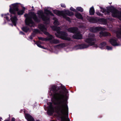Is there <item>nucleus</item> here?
Segmentation results:
<instances>
[{
  "label": "nucleus",
  "mask_w": 121,
  "mask_h": 121,
  "mask_svg": "<svg viewBox=\"0 0 121 121\" xmlns=\"http://www.w3.org/2000/svg\"><path fill=\"white\" fill-rule=\"evenodd\" d=\"M19 33L21 35H25V33L22 31H20Z\"/></svg>",
  "instance_id": "nucleus-41"
},
{
  "label": "nucleus",
  "mask_w": 121,
  "mask_h": 121,
  "mask_svg": "<svg viewBox=\"0 0 121 121\" xmlns=\"http://www.w3.org/2000/svg\"><path fill=\"white\" fill-rule=\"evenodd\" d=\"M78 30V28L75 27H70L67 29V30L69 32L75 34L77 33Z\"/></svg>",
  "instance_id": "nucleus-10"
},
{
  "label": "nucleus",
  "mask_w": 121,
  "mask_h": 121,
  "mask_svg": "<svg viewBox=\"0 0 121 121\" xmlns=\"http://www.w3.org/2000/svg\"><path fill=\"white\" fill-rule=\"evenodd\" d=\"M106 45V43L105 42H102L99 45V47L102 49L104 48V47Z\"/></svg>",
  "instance_id": "nucleus-28"
},
{
  "label": "nucleus",
  "mask_w": 121,
  "mask_h": 121,
  "mask_svg": "<svg viewBox=\"0 0 121 121\" xmlns=\"http://www.w3.org/2000/svg\"><path fill=\"white\" fill-rule=\"evenodd\" d=\"M12 15H11L10 17L11 18L10 20L12 22V23L13 24L14 26H16V25L17 23V21L18 20L17 17L16 15H14V16L11 17Z\"/></svg>",
  "instance_id": "nucleus-12"
},
{
  "label": "nucleus",
  "mask_w": 121,
  "mask_h": 121,
  "mask_svg": "<svg viewBox=\"0 0 121 121\" xmlns=\"http://www.w3.org/2000/svg\"><path fill=\"white\" fill-rule=\"evenodd\" d=\"M61 7H63V8H65L66 7L65 5L63 4H61Z\"/></svg>",
  "instance_id": "nucleus-40"
},
{
  "label": "nucleus",
  "mask_w": 121,
  "mask_h": 121,
  "mask_svg": "<svg viewBox=\"0 0 121 121\" xmlns=\"http://www.w3.org/2000/svg\"><path fill=\"white\" fill-rule=\"evenodd\" d=\"M31 15L32 16L31 18L29 17L26 18L25 20V23L26 25L32 27L34 24V22L32 20L31 18L33 19L35 22L38 23L40 22L41 20L40 19H39L38 18L34 12H31Z\"/></svg>",
  "instance_id": "nucleus-5"
},
{
  "label": "nucleus",
  "mask_w": 121,
  "mask_h": 121,
  "mask_svg": "<svg viewBox=\"0 0 121 121\" xmlns=\"http://www.w3.org/2000/svg\"><path fill=\"white\" fill-rule=\"evenodd\" d=\"M53 13L58 16H62L64 18L68 21L69 22H71V21L70 17L66 16V15L64 13L63 11L59 10L56 9H54L53 10Z\"/></svg>",
  "instance_id": "nucleus-8"
},
{
  "label": "nucleus",
  "mask_w": 121,
  "mask_h": 121,
  "mask_svg": "<svg viewBox=\"0 0 121 121\" xmlns=\"http://www.w3.org/2000/svg\"><path fill=\"white\" fill-rule=\"evenodd\" d=\"M103 28L100 27H92L90 28L91 31L92 32L95 33L97 31H99L103 30Z\"/></svg>",
  "instance_id": "nucleus-9"
},
{
  "label": "nucleus",
  "mask_w": 121,
  "mask_h": 121,
  "mask_svg": "<svg viewBox=\"0 0 121 121\" xmlns=\"http://www.w3.org/2000/svg\"><path fill=\"white\" fill-rule=\"evenodd\" d=\"M40 43L41 42L40 41H38L36 42V43H35V44H36L39 47L43 49H45V48L43 46H42L41 45L39 44V43Z\"/></svg>",
  "instance_id": "nucleus-27"
},
{
  "label": "nucleus",
  "mask_w": 121,
  "mask_h": 121,
  "mask_svg": "<svg viewBox=\"0 0 121 121\" xmlns=\"http://www.w3.org/2000/svg\"><path fill=\"white\" fill-rule=\"evenodd\" d=\"M38 39L39 40L42 41H47L52 40V39L51 38H44L40 37H38Z\"/></svg>",
  "instance_id": "nucleus-18"
},
{
  "label": "nucleus",
  "mask_w": 121,
  "mask_h": 121,
  "mask_svg": "<svg viewBox=\"0 0 121 121\" xmlns=\"http://www.w3.org/2000/svg\"><path fill=\"white\" fill-rule=\"evenodd\" d=\"M49 109H54L53 107V106L52 103H50V105L49 106Z\"/></svg>",
  "instance_id": "nucleus-37"
},
{
  "label": "nucleus",
  "mask_w": 121,
  "mask_h": 121,
  "mask_svg": "<svg viewBox=\"0 0 121 121\" xmlns=\"http://www.w3.org/2000/svg\"><path fill=\"white\" fill-rule=\"evenodd\" d=\"M70 10L76 12V10L72 7H71L70 9Z\"/></svg>",
  "instance_id": "nucleus-39"
},
{
  "label": "nucleus",
  "mask_w": 121,
  "mask_h": 121,
  "mask_svg": "<svg viewBox=\"0 0 121 121\" xmlns=\"http://www.w3.org/2000/svg\"><path fill=\"white\" fill-rule=\"evenodd\" d=\"M98 21L100 22H106V19L104 18H101L98 19Z\"/></svg>",
  "instance_id": "nucleus-33"
},
{
  "label": "nucleus",
  "mask_w": 121,
  "mask_h": 121,
  "mask_svg": "<svg viewBox=\"0 0 121 121\" xmlns=\"http://www.w3.org/2000/svg\"><path fill=\"white\" fill-rule=\"evenodd\" d=\"M96 13L98 16H101V17H103V14L101 13L98 11H96Z\"/></svg>",
  "instance_id": "nucleus-35"
},
{
  "label": "nucleus",
  "mask_w": 121,
  "mask_h": 121,
  "mask_svg": "<svg viewBox=\"0 0 121 121\" xmlns=\"http://www.w3.org/2000/svg\"><path fill=\"white\" fill-rule=\"evenodd\" d=\"M73 36V39H82V35L80 33H78L75 34Z\"/></svg>",
  "instance_id": "nucleus-14"
},
{
  "label": "nucleus",
  "mask_w": 121,
  "mask_h": 121,
  "mask_svg": "<svg viewBox=\"0 0 121 121\" xmlns=\"http://www.w3.org/2000/svg\"><path fill=\"white\" fill-rule=\"evenodd\" d=\"M34 42H35V43H36V41H35V40H34Z\"/></svg>",
  "instance_id": "nucleus-49"
},
{
  "label": "nucleus",
  "mask_w": 121,
  "mask_h": 121,
  "mask_svg": "<svg viewBox=\"0 0 121 121\" xmlns=\"http://www.w3.org/2000/svg\"><path fill=\"white\" fill-rule=\"evenodd\" d=\"M45 31V30H44L43 32V33L45 35H47L48 37H49V38H51L52 40V39L54 38L53 35H52L50 34H49V33L48 32Z\"/></svg>",
  "instance_id": "nucleus-24"
},
{
  "label": "nucleus",
  "mask_w": 121,
  "mask_h": 121,
  "mask_svg": "<svg viewBox=\"0 0 121 121\" xmlns=\"http://www.w3.org/2000/svg\"><path fill=\"white\" fill-rule=\"evenodd\" d=\"M112 9L109 7L108 10L111 12L112 16L114 18H117L121 20V11L118 10L112 6Z\"/></svg>",
  "instance_id": "nucleus-7"
},
{
  "label": "nucleus",
  "mask_w": 121,
  "mask_h": 121,
  "mask_svg": "<svg viewBox=\"0 0 121 121\" xmlns=\"http://www.w3.org/2000/svg\"><path fill=\"white\" fill-rule=\"evenodd\" d=\"M99 36L101 37L103 36L106 37L108 36H109L110 34L108 32H103L101 31L99 32Z\"/></svg>",
  "instance_id": "nucleus-15"
},
{
  "label": "nucleus",
  "mask_w": 121,
  "mask_h": 121,
  "mask_svg": "<svg viewBox=\"0 0 121 121\" xmlns=\"http://www.w3.org/2000/svg\"><path fill=\"white\" fill-rule=\"evenodd\" d=\"M100 9H101V11L102 12V13H104L105 12L106 10V9L104 8H103L102 7H100Z\"/></svg>",
  "instance_id": "nucleus-36"
},
{
  "label": "nucleus",
  "mask_w": 121,
  "mask_h": 121,
  "mask_svg": "<svg viewBox=\"0 0 121 121\" xmlns=\"http://www.w3.org/2000/svg\"><path fill=\"white\" fill-rule=\"evenodd\" d=\"M36 121H40L39 120H36Z\"/></svg>",
  "instance_id": "nucleus-48"
},
{
  "label": "nucleus",
  "mask_w": 121,
  "mask_h": 121,
  "mask_svg": "<svg viewBox=\"0 0 121 121\" xmlns=\"http://www.w3.org/2000/svg\"><path fill=\"white\" fill-rule=\"evenodd\" d=\"M75 16L76 17L79 19H83V17L82 15L79 13H77L75 14Z\"/></svg>",
  "instance_id": "nucleus-20"
},
{
  "label": "nucleus",
  "mask_w": 121,
  "mask_h": 121,
  "mask_svg": "<svg viewBox=\"0 0 121 121\" xmlns=\"http://www.w3.org/2000/svg\"><path fill=\"white\" fill-rule=\"evenodd\" d=\"M56 26H58L59 25V23L58 20L57 19L55 20L53 23Z\"/></svg>",
  "instance_id": "nucleus-34"
},
{
  "label": "nucleus",
  "mask_w": 121,
  "mask_h": 121,
  "mask_svg": "<svg viewBox=\"0 0 121 121\" xmlns=\"http://www.w3.org/2000/svg\"><path fill=\"white\" fill-rule=\"evenodd\" d=\"M21 29L23 31L26 33H27L29 30V28L26 26L23 27Z\"/></svg>",
  "instance_id": "nucleus-25"
},
{
  "label": "nucleus",
  "mask_w": 121,
  "mask_h": 121,
  "mask_svg": "<svg viewBox=\"0 0 121 121\" xmlns=\"http://www.w3.org/2000/svg\"><path fill=\"white\" fill-rule=\"evenodd\" d=\"M4 121H9L8 120H5Z\"/></svg>",
  "instance_id": "nucleus-47"
},
{
  "label": "nucleus",
  "mask_w": 121,
  "mask_h": 121,
  "mask_svg": "<svg viewBox=\"0 0 121 121\" xmlns=\"http://www.w3.org/2000/svg\"><path fill=\"white\" fill-rule=\"evenodd\" d=\"M4 18H5L8 21L9 20V18L7 17L6 16V15H5V17H4Z\"/></svg>",
  "instance_id": "nucleus-42"
},
{
  "label": "nucleus",
  "mask_w": 121,
  "mask_h": 121,
  "mask_svg": "<svg viewBox=\"0 0 121 121\" xmlns=\"http://www.w3.org/2000/svg\"><path fill=\"white\" fill-rule=\"evenodd\" d=\"M50 89V91H52L54 96L52 101L54 105L57 106L56 109L58 117L61 119V121H70L69 118L66 119L64 116L65 111L68 115V108L66 104H64L65 96L63 91L55 85L52 86Z\"/></svg>",
  "instance_id": "nucleus-1"
},
{
  "label": "nucleus",
  "mask_w": 121,
  "mask_h": 121,
  "mask_svg": "<svg viewBox=\"0 0 121 121\" xmlns=\"http://www.w3.org/2000/svg\"><path fill=\"white\" fill-rule=\"evenodd\" d=\"M65 14L69 16H72L74 15L73 13L71 11H70L69 10H66L65 12Z\"/></svg>",
  "instance_id": "nucleus-21"
},
{
  "label": "nucleus",
  "mask_w": 121,
  "mask_h": 121,
  "mask_svg": "<svg viewBox=\"0 0 121 121\" xmlns=\"http://www.w3.org/2000/svg\"><path fill=\"white\" fill-rule=\"evenodd\" d=\"M32 8H34V7H33H33H32Z\"/></svg>",
  "instance_id": "nucleus-50"
},
{
  "label": "nucleus",
  "mask_w": 121,
  "mask_h": 121,
  "mask_svg": "<svg viewBox=\"0 0 121 121\" xmlns=\"http://www.w3.org/2000/svg\"><path fill=\"white\" fill-rule=\"evenodd\" d=\"M32 37H33L31 35L29 37V38L30 39L32 40L33 39V38Z\"/></svg>",
  "instance_id": "nucleus-45"
},
{
  "label": "nucleus",
  "mask_w": 121,
  "mask_h": 121,
  "mask_svg": "<svg viewBox=\"0 0 121 121\" xmlns=\"http://www.w3.org/2000/svg\"><path fill=\"white\" fill-rule=\"evenodd\" d=\"M57 46L61 48H63L66 46V45L64 43H61L58 45Z\"/></svg>",
  "instance_id": "nucleus-32"
},
{
  "label": "nucleus",
  "mask_w": 121,
  "mask_h": 121,
  "mask_svg": "<svg viewBox=\"0 0 121 121\" xmlns=\"http://www.w3.org/2000/svg\"><path fill=\"white\" fill-rule=\"evenodd\" d=\"M117 39L111 38L109 40V42L113 46H116L119 45L117 42Z\"/></svg>",
  "instance_id": "nucleus-11"
},
{
  "label": "nucleus",
  "mask_w": 121,
  "mask_h": 121,
  "mask_svg": "<svg viewBox=\"0 0 121 121\" xmlns=\"http://www.w3.org/2000/svg\"><path fill=\"white\" fill-rule=\"evenodd\" d=\"M44 13L46 14L47 16H45L42 10L38 11L37 14L39 18H41L43 21L45 22V24H48L50 21L49 17L48 16V15L53 16H54V15L51 11L47 9H44Z\"/></svg>",
  "instance_id": "nucleus-2"
},
{
  "label": "nucleus",
  "mask_w": 121,
  "mask_h": 121,
  "mask_svg": "<svg viewBox=\"0 0 121 121\" xmlns=\"http://www.w3.org/2000/svg\"><path fill=\"white\" fill-rule=\"evenodd\" d=\"M39 27L40 30L42 32L47 30V28L44 25H40Z\"/></svg>",
  "instance_id": "nucleus-19"
},
{
  "label": "nucleus",
  "mask_w": 121,
  "mask_h": 121,
  "mask_svg": "<svg viewBox=\"0 0 121 121\" xmlns=\"http://www.w3.org/2000/svg\"><path fill=\"white\" fill-rule=\"evenodd\" d=\"M76 9L77 10L80 12H82L83 11V9L81 7H78L76 8Z\"/></svg>",
  "instance_id": "nucleus-31"
},
{
  "label": "nucleus",
  "mask_w": 121,
  "mask_h": 121,
  "mask_svg": "<svg viewBox=\"0 0 121 121\" xmlns=\"http://www.w3.org/2000/svg\"><path fill=\"white\" fill-rule=\"evenodd\" d=\"M54 112V109L48 108L47 111V113L48 115L49 116H52Z\"/></svg>",
  "instance_id": "nucleus-23"
},
{
  "label": "nucleus",
  "mask_w": 121,
  "mask_h": 121,
  "mask_svg": "<svg viewBox=\"0 0 121 121\" xmlns=\"http://www.w3.org/2000/svg\"><path fill=\"white\" fill-rule=\"evenodd\" d=\"M102 92L103 93H104V92L105 91L104 90H102Z\"/></svg>",
  "instance_id": "nucleus-46"
},
{
  "label": "nucleus",
  "mask_w": 121,
  "mask_h": 121,
  "mask_svg": "<svg viewBox=\"0 0 121 121\" xmlns=\"http://www.w3.org/2000/svg\"><path fill=\"white\" fill-rule=\"evenodd\" d=\"M109 7H110L111 9H112V6H108L107 7H106V8L107 9H106V11L105 12L107 14H109L110 13V12H111V11L109 10H108V9L109 8Z\"/></svg>",
  "instance_id": "nucleus-30"
},
{
  "label": "nucleus",
  "mask_w": 121,
  "mask_h": 121,
  "mask_svg": "<svg viewBox=\"0 0 121 121\" xmlns=\"http://www.w3.org/2000/svg\"><path fill=\"white\" fill-rule=\"evenodd\" d=\"M24 17H27L28 16V14H26L24 15Z\"/></svg>",
  "instance_id": "nucleus-44"
},
{
  "label": "nucleus",
  "mask_w": 121,
  "mask_h": 121,
  "mask_svg": "<svg viewBox=\"0 0 121 121\" xmlns=\"http://www.w3.org/2000/svg\"><path fill=\"white\" fill-rule=\"evenodd\" d=\"M33 32L34 33H32L31 35L33 37H35L36 34L40 33V31L38 29H35Z\"/></svg>",
  "instance_id": "nucleus-17"
},
{
  "label": "nucleus",
  "mask_w": 121,
  "mask_h": 121,
  "mask_svg": "<svg viewBox=\"0 0 121 121\" xmlns=\"http://www.w3.org/2000/svg\"><path fill=\"white\" fill-rule=\"evenodd\" d=\"M86 19L90 22H93L97 21L96 19L92 17L87 16L86 17Z\"/></svg>",
  "instance_id": "nucleus-16"
},
{
  "label": "nucleus",
  "mask_w": 121,
  "mask_h": 121,
  "mask_svg": "<svg viewBox=\"0 0 121 121\" xmlns=\"http://www.w3.org/2000/svg\"><path fill=\"white\" fill-rule=\"evenodd\" d=\"M106 48L108 50H112V47L108 46H106Z\"/></svg>",
  "instance_id": "nucleus-38"
},
{
  "label": "nucleus",
  "mask_w": 121,
  "mask_h": 121,
  "mask_svg": "<svg viewBox=\"0 0 121 121\" xmlns=\"http://www.w3.org/2000/svg\"><path fill=\"white\" fill-rule=\"evenodd\" d=\"M54 30L56 31V32L58 35L55 34V35L59 38L64 40H68L70 41V38H68L67 37L68 34L66 32L64 31H61L59 30V27H56L54 26Z\"/></svg>",
  "instance_id": "nucleus-6"
},
{
  "label": "nucleus",
  "mask_w": 121,
  "mask_h": 121,
  "mask_svg": "<svg viewBox=\"0 0 121 121\" xmlns=\"http://www.w3.org/2000/svg\"><path fill=\"white\" fill-rule=\"evenodd\" d=\"M89 13L90 15H93L95 13V11L93 7L92 6L90 9Z\"/></svg>",
  "instance_id": "nucleus-22"
},
{
  "label": "nucleus",
  "mask_w": 121,
  "mask_h": 121,
  "mask_svg": "<svg viewBox=\"0 0 121 121\" xmlns=\"http://www.w3.org/2000/svg\"><path fill=\"white\" fill-rule=\"evenodd\" d=\"M25 117L28 121H35L33 117L28 113H25Z\"/></svg>",
  "instance_id": "nucleus-13"
},
{
  "label": "nucleus",
  "mask_w": 121,
  "mask_h": 121,
  "mask_svg": "<svg viewBox=\"0 0 121 121\" xmlns=\"http://www.w3.org/2000/svg\"><path fill=\"white\" fill-rule=\"evenodd\" d=\"M51 43L55 44H58L60 43V41L58 40L54 39L52 40L51 42Z\"/></svg>",
  "instance_id": "nucleus-29"
},
{
  "label": "nucleus",
  "mask_w": 121,
  "mask_h": 121,
  "mask_svg": "<svg viewBox=\"0 0 121 121\" xmlns=\"http://www.w3.org/2000/svg\"><path fill=\"white\" fill-rule=\"evenodd\" d=\"M96 41V39L95 38V36L93 35L92 37L90 38H87L85 40V41L88 43H83L78 45L79 48L81 49L87 48L89 46L94 45V47L96 48L97 47V44H95Z\"/></svg>",
  "instance_id": "nucleus-3"
},
{
  "label": "nucleus",
  "mask_w": 121,
  "mask_h": 121,
  "mask_svg": "<svg viewBox=\"0 0 121 121\" xmlns=\"http://www.w3.org/2000/svg\"><path fill=\"white\" fill-rule=\"evenodd\" d=\"M61 87L62 88H64L65 90H67V89L65 88V86H63L62 85H61Z\"/></svg>",
  "instance_id": "nucleus-43"
},
{
  "label": "nucleus",
  "mask_w": 121,
  "mask_h": 121,
  "mask_svg": "<svg viewBox=\"0 0 121 121\" xmlns=\"http://www.w3.org/2000/svg\"><path fill=\"white\" fill-rule=\"evenodd\" d=\"M10 8L9 10V12L11 14L16 15V12H17V14L18 15H21L23 14L25 10V8L23 7L22 10H19L18 3H16L12 4L11 6H9Z\"/></svg>",
  "instance_id": "nucleus-4"
},
{
  "label": "nucleus",
  "mask_w": 121,
  "mask_h": 121,
  "mask_svg": "<svg viewBox=\"0 0 121 121\" xmlns=\"http://www.w3.org/2000/svg\"><path fill=\"white\" fill-rule=\"evenodd\" d=\"M116 35L118 38L121 39V28L120 30H118L117 31Z\"/></svg>",
  "instance_id": "nucleus-26"
}]
</instances>
